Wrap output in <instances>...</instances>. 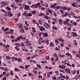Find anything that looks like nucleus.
Returning <instances> with one entry per match:
<instances>
[{
    "mask_svg": "<svg viewBox=\"0 0 80 80\" xmlns=\"http://www.w3.org/2000/svg\"><path fill=\"white\" fill-rule=\"evenodd\" d=\"M32 14L31 13H28V14H27V17H32Z\"/></svg>",
    "mask_w": 80,
    "mask_h": 80,
    "instance_id": "15",
    "label": "nucleus"
},
{
    "mask_svg": "<svg viewBox=\"0 0 80 80\" xmlns=\"http://www.w3.org/2000/svg\"><path fill=\"white\" fill-rule=\"evenodd\" d=\"M53 14H54V17H57V14H56V13L55 12Z\"/></svg>",
    "mask_w": 80,
    "mask_h": 80,
    "instance_id": "61",
    "label": "nucleus"
},
{
    "mask_svg": "<svg viewBox=\"0 0 80 80\" xmlns=\"http://www.w3.org/2000/svg\"><path fill=\"white\" fill-rule=\"evenodd\" d=\"M14 45L16 46H18V47H20V44L18 43V42L14 44Z\"/></svg>",
    "mask_w": 80,
    "mask_h": 80,
    "instance_id": "20",
    "label": "nucleus"
},
{
    "mask_svg": "<svg viewBox=\"0 0 80 80\" xmlns=\"http://www.w3.org/2000/svg\"><path fill=\"white\" fill-rule=\"evenodd\" d=\"M76 57H78V58H80V54H76Z\"/></svg>",
    "mask_w": 80,
    "mask_h": 80,
    "instance_id": "38",
    "label": "nucleus"
},
{
    "mask_svg": "<svg viewBox=\"0 0 80 80\" xmlns=\"http://www.w3.org/2000/svg\"><path fill=\"white\" fill-rule=\"evenodd\" d=\"M2 2L3 3L4 5L7 6L8 5V2H4V1H3Z\"/></svg>",
    "mask_w": 80,
    "mask_h": 80,
    "instance_id": "12",
    "label": "nucleus"
},
{
    "mask_svg": "<svg viewBox=\"0 0 80 80\" xmlns=\"http://www.w3.org/2000/svg\"><path fill=\"white\" fill-rule=\"evenodd\" d=\"M38 48H39V49H42V48H43V46H42L41 47H39V46H38Z\"/></svg>",
    "mask_w": 80,
    "mask_h": 80,
    "instance_id": "36",
    "label": "nucleus"
},
{
    "mask_svg": "<svg viewBox=\"0 0 80 80\" xmlns=\"http://www.w3.org/2000/svg\"><path fill=\"white\" fill-rule=\"evenodd\" d=\"M55 50H56L57 51L60 50V49H58V48L57 47L55 48Z\"/></svg>",
    "mask_w": 80,
    "mask_h": 80,
    "instance_id": "58",
    "label": "nucleus"
},
{
    "mask_svg": "<svg viewBox=\"0 0 80 80\" xmlns=\"http://www.w3.org/2000/svg\"><path fill=\"white\" fill-rule=\"evenodd\" d=\"M6 9L8 10H11V8H10L9 7H7L6 8Z\"/></svg>",
    "mask_w": 80,
    "mask_h": 80,
    "instance_id": "25",
    "label": "nucleus"
},
{
    "mask_svg": "<svg viewBox=\"0 0 80 80\" xmlns=\"http://www.w3.org/2000/svg\"><path fill=\"white\" fill-rule=\"evenodd\" d=\"M34 7L35 8H38V6L37 5V4L35 5H34Z\"/></svg>",
    "mask_w": 80,
    "mask_h": 80,
    "instance_id": "51",
    "label": "nucleus"
},
{
    "mask_svg": "<svg viewBox=\"0 0 80 80\" xmlns=\"http://www.w3.org/2000/svg\"><path fill=\"white\" fill-rule=\"evenodd\" d=\"M50 8H52L53 9V8H55V6H54V5H50Z\"/></svg>",
    "mask_w": 80,
    "mask_h": 80,
    "instance_id": "41",
    "label": "nucleus"
},
{
    "mask_svg": "<svg viewBox=\"0 0 80 80\" xmlns=\"http://www.w3.org/2000/svg\"><path fill=\"white\" fill-rule=\"evenodd\" d=\"M9 31V33H10V34H12L13 33V31H14V30L13 29H10Z\"/></svg>",
    "mask_w": 80,
    "mask_h": 80,
    "instance_id": "13",
    "label": "nucleus"
},
{
    "mask_svg": "<svg viewBox=\"0 0 80 80\" xmlns=\"http://www.w3.org/2000/svg\"><path fill=\"white\" fill-rule=\"evenodd\" d=\"M66 55H68V57H69V56H70L71 55V54H69L68 52H67L66 53Z\"/></svg>",
    "mask_w": 80,
    "mask_h": 80,
    "instance_id": "37",
    "label": "nucleus"
},
{
    "mask_svg": "<svg viewBox=\"0 0 80 80\" xmlns=\"http://www.w3.org/2000/svg\"><path fill=\"white\" fill-rule=\"evenodd\" d=\"M25 10H30V7L28 5H25V8H24Z\"/></svg>",
    "mask_w": 80,
    "mask_h": 80,
    "instance_id": "4",
    "label": "nucleus"
},
{
    "mask_svg": "<svg viewBox=\"0 0 80 80\" xmlns=\"http://www.w3.org/2000/svg\"><path fill=\"white\" fill-rule=\"evenodd\" d=\"M59 58H57L55 60V62H57V61L58 60H59Z\"/></svg>",
    "mask_w": 80,
    "mask_h": 80,
    "instance_id": "60",
    "label": "nucleus"
},
{
    "mask_svg": "<svg viewBox=\"0 0 80 80\" xmlns=\"http://www.w3.org/2000/svg\"><path fill=\"white\" fill-rule=\"evenodd\" d=\"M72 6L75 7H76V5L75 4V3H73L72 4Z\"/></svg>",
    "mask_w": 80,
    "mask_h": 80,
    "instance_id": "59",
    "label": "nucleus"
},
{
    "mask_svg": "<svg viewBox=\"0 0 80 80\" xmlns=\"http://www.w3.org/2000/svg\"><path fill=\"white\" fill-rule=\"evenodd\" d=\"M14 0L16 3H18V2H19V0Z\"/></svg>",
    "mask_w": 80,
    "mask_h": 80,
    "instance_id": "64",
    "label": "nucleus"
},
{
    "mask_svg": "<svg viewBox=\"0 0 80 80\" xmlns=\"http://www.w3.org/2000/svg\"><path fill=\"white\" fill-rule=\"evenodd\" d=\"M67 65L68 66H69V67H72V65L70 64L69 63H67Z\"/></svg>",
    "mask_w": 80,
    "mask_h": 80,
    "instance_id": "57",
    "label": "nucleus"
},
{
    "mask_svg": "<svg viewBox=\"0 0 80 80\" xmlns=\"http://www.w3.org/2000/svg\"><path fill=\"white\" fill-rule=\"evenodd\" d=\"M33 72L35 73H34V74H35V75H36V74H37V73H37V71H35V70H33Z\"/></svg>",
    "mask_w": 80,
    "mask_h": 80,
    "instance_id": "54",
    "label": "nucleus"
},
{
    "mask_svg": "<svg viewBox=\"0 0 80 80\" xmlns=\"http://www.w3.org/2000/svg\"><path fill=\"white\" fill-rule=\"evenodd\" d=\"M21 47H25V44H24V43L22 42L21 43Z\"/></svg>",
    "mask_w": 80,
    "mask_h": 80,
    "instance_id": "34",
    "label": "nucleus"
},
{
    "mask_svg": "<svg viewBox=\"0 0 80 80\" xmlns=\"http://www.w3.org/2000/svg\"><path fill=\"white\" fill-rule=\"evenodd\" d=\"M10 74L11 75H13V71L11 70L10 71Z\"/></svg>",
    "mask_w": 80,
    "mask_h": 80,
    "instance_id": "32",
    "label": "nucleus"
},
{
    "mask_svg": "<svg viewBox=\"0 0 80 80\" xmlns=\"http://www.w3.org/2000/svg\"><path fill=\"white\" fill-rule=\"evenodd\" d=\"M14 70L15 71V72H18V71L19 72V69H18L17 68H15Z\"/></svg>",
    "mask_w": 80,
    "mask_h": 80,
    "instance_id": "24",
    "label": "nucleus"
},
{
    "mask_svg": "<svg viewBox=\"0 0 80 80\" xmlns=\"http://www.w3.org/2000/svg\"><path fill=\"white\" fill-rule=\"evenodd\" d=\"M54 60L55 59H54V58H52L51 59V61H52V62H53Z\"/></svg>",
    "mask_w": 80,
    "mask_h": 80,
    "instance_id": "50",
    "label": "nucleus"
},
{
    "mask_svg": "<svg viewBox=\"0 0 80 80\" xmlns=\"http://www.w3.org/2000/svg\"><path fill=\"white\" fill-rule=\"evenodd\" d=\"M58 22H59L60 25H62L63 20L61 19H59L58 20Z\"/></svg>",
    "mask_w": 80,
    "mask_h": 80,
    "instance_id": "6",
    "label": "nucleus"
},
{
    "mask_svg": "<svg viewBox=\"0 0 80 80\" xmlns=\"http://www.w3.org/2000/svg\"><path fill=\"white\" fill-rule=\"evenodd\" d=\"M18 62H22V59L20 58H18Z\"/></svg>",
    "mask_w": 80,
    "mask_h": 80,
    "instance_id": "27",
    "label": "nucleus"
},
{
    "mask_svg": "<svg viewBox=\"0 0 80 80\" xmlns=\"http://www.w3.org/2000/svg\"><path fill=\"white\" fill-rule=\"evenodd\" d=\"M38 27L40 31H42V32L43 31V30H44V31H45V27H44L43 26H39Z\"/></svg>",
    "mask_w": 80,
    "mask_h": 80,
    "instance_id": "2",
    "label": "nucleus"
},
{
    "mask_svg": "<svg viewBox=\"0 0 80 80\" xmlns=\"http://www.w3.org/2000/svg\"><path fill=\"white\" fill-rule=\"evenodd\" d=\"M22 15L23 16H25V17H27V14L26 13V12H24V13L22 14Z\"/></svg>",
    "mask_w": 80,
    "mask_h": 80,
    "instance_id": "21",
    "label": "nucleus"
},
{
    "mask_svg": "<svg viewBox=\"0 0 80 80\" xmlns=\"http://www.w3.org/2000/svg\"><path fill=\"white\" fill-rule=\"evenodd\" d=\"M52 29H53V30H57V27H55V26H53Z\"/></svg>",
    "mask_w": 80,
    "mask_h": 80,
    "instance_id": "30",
    "label": "nucleus"
},
{
    "mask_svg": "<svg viewBox=\"0 0 80 80\" xmlns=\"http://www.w3.org/2000/svg\"><path fill=\"white\" fill-rule=\"evenodd\" d=\"M44 17H45V18H46V19H47L48 20V19L49 18L46 15H45Z\"/></svg>",
    "mask_w": 80,
    "mask_h": 80,
    "instance_id": "44",
    "label": "nucleus"
},
{
    "mask_svg": "<svg viewBox=\"0 0 80 80\" xmlns=\"http://www.w3.org/2000/svg\"><path fill=\"white\" fill-rule=\"evenodd\" d=\"M10 38H12V39H13V38H15V36L13 35L12 36L10 37Z\"/></svg>",
    "mask_w": 80,
    "mask_h": 80,
    "instance_id": "48",
    "label": "nucleus"
},
{
    "mask_svg": "<svg viewBox=\"0 0 80 80\" xmlns=\"http://www.w3.org/2000/svg\"><path fill=\"white\" fill-rule=\"evenodd\" d=\"M31 57L30 56H29L28 57V58H27V60H30V58H31Z\"/></svg>",
    "mask_w": 80,
    "mask_h": 80,
    "instance_id": "49",
    "label": "nucleus"
},
{
    "mask_svg": "<svg viewBox=\"0 0 80 80\" xmlns=\"http://www.w3.org/2000/svg\"><path fill=\"white\" fill-rule=\"evenodd\" d=\"M55 73L57 75H59V72L57 71H55Z\"/></svg>",
    "mask_w": 80,
    "mask_h": 80,
    "instance_id": "40",
    "label": "nucleus"
},
{
    "mask_svg": "<svg viewBox=\"0 0 80 80\" xmlns=\"http://www.w3.org/2000/svg\"><path fill=\"white\" fill-rule=\"evenodd\" d=\"M69 78V76H67V75H66V80H68V79Z\"/></svg>",
    "mask_w": 80,
    "mask_h": 80,
    "instance_id": "63",
    "label": "nucleus"
},
{
    "mask_svg": "<svg viewBox=\"0 0 80 80\" xmlns=\"http://www.w3.org/2000/svg\"><path fill=\"white\" fill-rule=\"evenodd\" d=\"M25 25H27V26H29V25L28 24V22H27L26 21H25Z\"/></svg>",
    "mask_w": 80,
    "mask_h": 80,
    "instance_id": "35",
    "label": "nucleus"
},
{
    "mask_svg": "<svg viewBox=\"0 0 80 80\" xmlns=\"http://www.w3.org/2000/svg\"><path fill=\"white\" fill-rule=\"evenodd\" d=\"M37 67H38V68H42L41 66L38 64H37Z\"/></svg>",
    "mask_w": 80,
    "mask_h": 80,
    "instance_id": "23",
    "label": "nucleus"
},
{
    "mask_svg": "<svg viewBox=\"0 0 80 80\" xmlns=\"http://www.w3.org/2000/svg\"><path fill=\"white\" fill-rule=\"evenodd\" d=\"M24 28L26 30H28V27H24Z\"/></svg>",
    "mask_w": 80,
    "mask_h": 80,
    "instance_id": "55",
    "label": "nucleus"
},
{
    "mask_svg": "<svg viewBox=\"0 0 80 80\" xmlns=\"http://www.w3.org/2000/svg\"><path fill=\"white\" fill-rule=\"evenodd\" d=\"M72 25H77V23L76 22H74L72 23Z\"/></svg>",
    "mask_w": 80,
    "mask_h": 80,
    "instance_id": "33",
    "label": "nucleus"
},
{
    "mask_svg": "<svg viewBox=\"0 0 80 80\" xmlns=\"http://www.w3.org/2000/svg\"><path fill=\"white\" fill-rule=\"evenodd\" d=\"M38 22L40 24V25H42V23H43V20H42L41 19H39L38 21Z\"/></svg>",
    "mask_w": 80,
    "mask_h": 80,
    "instance_id": "9",
    "label": "nucleus"
},
{
    "mask_svg": "<svg viewBox=\"0 0 80 80\" xmlns=\"http://www.w3.org/2000/svg\"><path fill=\"white\" fill-rule=\"evenodd\" d=\"M45 6L46 7H48V3H46L45 4Z\"/></svg>",
    "mask_w": 80,
    "mask_h": 80,
    "instance_id": "56",
    "label": "nucleus"
},
{
    "mask_svg": "<svg viewBox=\"0 0 80 80\" xmlns=\"http://www.w3.org/2000/svg\"><path fill=\"white\" fill-rule=\"evenodd\" d=\"M10 47V45L8 44L6 46V48H8Z\"/></svg>",
    "mask_w": 80,
    "mask_h": 80,
    "instance_id": "39",
    "label": "nucleus"
},
{
    "mask_svg": "<svg viewBox=\"0 0 80 80\" xmlns=\"http://www.w3.org/2000/svg\"><path fill=\"white\" fill-rule=\"evenodd\" d=\"M52 19L53 20V21H54V22H56V23H57V20H56V19H55V18H52Z\"/></svg>",
    "mask_w": 80,
    "mask_h": 80,
    "instance_id": "53",
    "label": "nucleus"
},
{
    "mask_svg": "<svg viewBox=\"0 0 80 80\" xmlns=\"http://www.w3.org/2000/svg\"><path fill=\"white\" fill-rule=\"evenodd\" d=\"M1 5H2L1 7L2 8H3L4 7V4H3V3L2 2L1 3Z\"/></svg>",
    "mask_w": 80,
    "mask_h": 80,
    "instance_id": "29",
    "label": "nucleus"
},
{
    "mask_svg": "<svg viewBox=\"0 0 80 80\" xmlns=\"http://www.w3.org/2000/svg\"><path fill=\"white\" fill-rule=\"evenodd\" d=\"M8 30H9V28H7L4 29L3 31L4 32H7V31H8Z\"/></svg>",
    "mask_w": 80,
    "mask_h": 80,
    "instance_id": "10",
    "label": "nucleus"
},
{
    "mask_svg": "<svg viewBox=\"0 0 80 80\" xmlns=\"http://www.w3.org/2000/svg\"><path fill=\"white\" fill-rule=\"evenodd\" d=\"M20 32L21 33H24L25 31H24V29L23 28H22L21 30H20Z\"/></svg>",
    "mask_w": 80,
    "mask_h": 80,
    "instance_id": "16",
    "label": "nucleus"
},
{
    "mask_svg": "<svg viewBox=\"0 0 80 80\" xmlns=\"http://www.w3.org/2000/svg\"><path fill=\"white\" fill-rule=\"evenodd\" d=\"M1 22L2 23L5 24V23H6V19H5V18H3L1 19Z\"/></svg>",
    "mask_w": 80,
    "mask_h": 80,
    "instance_id": "3",
    "label": "nucleus"
},
{
    "mask_svg": "<svg viewBox=\"0 0 80 80\" xmlns=\"http://www.w3.org/2000/svg\"><path fill=\"white\" fill-rule=\"evenodd\" d=\"M65 72H67V73H70V70L68 68H66L65 69Z\"/></svg>",
    "mask_w": 80,
    "mask_h": 80,
    "instance_id": "8",
    "label": "nucleus"
},
{
    "mask_svg": "<svg viewBox=\"0 0 80 80\" xmlns=\"http://www.w3.org/2000/svg\"><path fill=\"white\" fill-rule=\"evenodd\" d=\"M60 12L62 13V14H64V11H63V10H60Z\"/></svg>",
    "mask_w": 80,
    "mask_h": 80,
    "instance_id": "31",
    "label": "nucleus"
},
{
    "mask_svg": "<svg viewBox=\"0 0 80 80\" xmlns=\"http://www.w3.org/2000/svg\"><path fill=\"white\" fill-rule=\"evenodd\" d=\"M71 33L73 35L72 36V37L73 36V37H77V32H72Z\"/></svg>",
    "mask_w": 80,
    "mask_h": 80,
    "instance_id": "5",
    "label": "nucleus"
},
{
    "mask_svg": "<svg viewBox=\"0 0 80 80\" xmlns=\"http://www.w3.org/2000/svg\"><path fill=\"white\" fill-rule=\"evenodd\" d=\"M63 23L64 25H67V24H68V23L66 21L63 22Z\"/></svg>",
    "mask_w": 80,
    "mask_h": 80,
    "instance_id": "28",
    "label": "nucleus"
},
{
    "mask_svg": "<svg viewBox=\"0 0 80 80\" xmlns=\"http://www.w3.org/2000/svg\"><path fill=\"white\" fill-rule=\"evenodd\" d=\"M22 51H24V52H28V49H26V47H24L22 48Z\"/></svg>",
    "mask_w": 80,
    "mask_h": 80,
    "instance_id": "7",
    "label": "nucleus"
},
{
    "mask_svg": "<svg viewBox=\"0 0 80 80\" xmlns=\"http://www.w3.org/2000/svg\"><path fill=\"white\" fill-rule=\"evenodd\" d=\"M31 13H32L33 15H34L36 14V13H37V11L35 10L32 11Z\"/></svg>",
    "mask_w": 80,
    "mask_h": 80,
    "instance_id": "11",
    "label": "nucleus"
},
{
    "mask_svg": "<svg viewBox=\"0 0 80 80\" xmlns=\"http://www.w3.org/2000/svg\"><path fill=\"white\" fill-rule=\"evenodd\" d=\"M6 58L7 59H8L9 60H11V59H12V58H10V57L8 56H7L6 57Z\"/></svg>",
    "mask_w": 80,
    "mask_h": 80,
    "instance_id": "22",
    "label": "nucleus"
},
{
    "mask_svg": "<svg viewBox=\"0 0 80 80\" xmlns=\"http://www.w3.org/2000/svg\"><path fill=\"white\" fill-rule=\"evenodd\" d=\"M32 22H34L35 23V24H36L37 23V21H36V20H35V19H33L32 20Z\"/></svg>",
    "mask_w": 80,
    "mask_h": 80,
    "instance_id": "45",
    "label": "nucleus"
},
{
    "mask_svg": "<svg viewBox=\"0 0 80 80\" xmlns=\"http://www.w3.org/2000/svg\"><path fill=\"white\" fill-rule=\"evenodd\" d=\"M50 47H54V44L52 42H50Z\"/></svg>",
    "mask_w": 80,
    "mask_h": 80,
    "instance_id": "19",
    "label": "nucleus"
},
{
    "mask_svg": "<svg viewBox=\"0 0 80 80\" xmlns=\"http://www.w3.org/2000/svg\"><path fill=\"white\" fill-rule=\"evenodd\" d=\"M66 22L67 23H68V22H69V21H70V20H69V19H66Z\"/></svg>",
    "mask_w": 80,
    "mask_h": 80,
    "instance_id": "52",
    "label": "nucleus"
},
{
    "mask_svg": "<svg viewBox=\"0 0 80 80\" xmlns=\"http://www.w3.org/2000/svg\"><path fill=\"white\" fill-rule=\"evenodd\" d=\"M31 34L32 37H33V36H34V33H33L32 32H31Z\"/></svg>",
    "mask_w": 80,
    "mask_h": 80,
    "instance_id": "46",
    "label": "nucleus"
},
{
    "mask_svg": "<svg viewBox=\"0 0 80 80\" xmlns=\"http://www.w3.org/2000/svg\"><path fill=\"white\" fill-rule=\"evenodd\" d=\"M48 9H49V10H48V12H49L51 14L52 13V10H50V9L49 8H48Z\"/></svg>",
    "mask_w": 80,
    "mask_h": 80,
    "instance_id": "26",
    "label": "nucleus"
},
{
    "mask_svg": "<svg viewBox=\"0 0 80 80\" xmlns=\"http://www.w3.org/2000/svg\"><path fill=\"white\" fill-rule=\"evenodd\" d=\"M39 17H41V16H44L45 17V14L43 13H41L39 15Z\"/></svg>",
    "mask_w": 80,
    "mask_h": 80,
    "instance_id": "18",
    "label": "nucleus"
},
{
    "mask_svg": "<svg viewBox=\"0 0 80 80\" xmlns=\"http://www.w3.org/2000/svg\"><path fill=\"white\" fill-rule=\"evenodd\" d=\"M42 34L43 37H47L48 36V33L47 32H45V33L44 32H41L40 34H39V37H41Z\"/></svg>",
    "mask_w": 80,
    "mask_h": 80,
    "instance_id": "1",
    "label": "nucleus"
},
{
    "mask_svg": "<svg viewBox=\"0 0 80 80\" xmlns=\"http://www.w3.org/2000/svg\"><path fill=\"white\" fill-rule=\"evenodd\" d=\"M32 32H33V33H35L37 31L35 30V28L32 27Z\"/></svg>",
    "mask_w": 80,
    "mask_h": 80,
    "instance_id": "14",
    "label": "nucleus"
},
{
    "mask_svg": "<svg viewBox=\"0 0 80 80\" xmlns=\"http://www.w3.org/2000/svg\"><path fill=\"white\" fill-rule=\"evenodd\" d=\"M53 56L54 57H55L56 58H58V56L57 55V54L56 53H54L53 55Z\"/></svg>",
    "mask_w": 80,
    "mask_h": 80,
    "instance_id": "17",
    "label": "nucleus"
},
{
    "mask_svg": "<svg viewBox=\"0 0 80 80\" xmlns=\"http://www.w3.org/2000/svg\"><path fill=\"white\" fill-rule=\"evenodd\" d=\"M46 58L47 59V60H49L50 59V57L49 56H47V57H46Z\"/></svg>",
    "mask_w": 80,
    "mask_h": 80,
    "instance_id": "47",
    "label": "nucleus"
},
{
    "mask_svg": "<svg viewBox=\"0 0 80 80\" xmlns=\"http://www.w3.org/2000/svg\"><path fill=\"white\" fill-rule=\"evenodd\" d=\"M55 43H56V44L59 43V42L57 40H55Z\"/></svg>",
    "mask_w": 80,
    "mask_h": 80,
    "instance_id": "43",
    "label": "nucleus"
},
{
    "mask_svg": "<svg viewBox=\"0 0 80 80\" xmlns=\"http://www.w3.org/2000/svg\"><path fill=\"white\" fill-rule=\"evenodd\" d=\"M19 38L21 39V40H22L23 39V36H20L19 37Z\"/></svg>",
    "mask_w": 80,
    "mask_h": 80,
    "instance_id": "42",
    "label": "nucleus"
},
{
    "mask_svg": "<svg viewBox=\"0 0 80 80\" xmlns=\"http://www.w3.org/2000/svg\"><path fill=\"white\" fill-rule=\"evenodd\" d=\"M15 21H16V22H17L18 21V18H16L15 19Z\"/></svg>",
    "mask_w": 80,
    "mask_h": 80,
    "instance_id": "62",
    "label": "nucleus"
}]
</instances>
